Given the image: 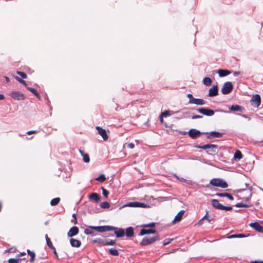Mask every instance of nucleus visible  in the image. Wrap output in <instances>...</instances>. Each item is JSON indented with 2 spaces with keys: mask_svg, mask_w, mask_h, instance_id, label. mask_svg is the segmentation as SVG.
Returning <instances> with one entry per match:
<instances>
[{
  "mask_svg": "<svg viewBox=\"0 0 263 263\" xmlns=\"http://www.w3.org/2000/svg\"><path fill=\"white\" fill-rule=\"evenodd\" d=\"M251 105L257 107H258L260 104L261 102V99L259 95L256 94L254 95L251 100Z\"/></svg>",
  "mask_w": 263,
  "mask_h": 263,
  "instance_id": "423d86ee",
  "label": "nucleus"
},
{
  "mask_svg": "<svg viewBox=\"0 0 263 263\" xmlns=\"http://www.w3.org/2000/svg\"><path fill=\"white\" fill-rule=\"evenodd\" d=\"M155 222H151L147 224H144L142 226V227L144 228H154L155 226Z\"/></svg>",
  "mask_w": 263,
  "mask_h": 263,
  "instance_id": "ea45409f",
  "label": "nucleus"
},
{
  "mask_svg": "<svg viewBox=\"0 0 263 263\" xmlns=\"http://www.w3.org/2000/svg\"><path fill=\"white\" fill-rule=\"evenodd\" d=\"M229 109L232 111H236L242 112L245 110L243 107L238 105H232L230 107H229Z\"/></svg>",
  "mask_w": 263,
  "mask_h": 263,
  "instance_id": "a211bd4d",
  "label": "nucleus"
},
{
  "mask_svg": "<svg viewBox=\"0 0 263 263\" xmlns=\"http://www.w3.org/2000/svg\"><path fill=\"white\" fill-rule=\"evenodd\" d=\"M215 196L220 197H227L231 200H234V197H233V196L231 194L227 193H217L215 194Z\"/></svg>",
  "mask_w": 263,
  "mask_h": 263,
  "instance_id": "412c9836",
  "label": "nucleus"
},
{
  "mask_svg": "<svg viewBox=\"0 0 263 263\" xmlns=\"http://www.w3.org/2000/svg\"><path fill=\"white\" fill-rule=\"evenodd\" d=\"M16 251V248L15 247H11L9 249H7L5 251V253H13L15 252Z\"/></svg>",
  "mask_w": 263,
  "mask_h": 263,
  "instance_id": "c03bdc74",
  "label": "nucleus"
},
{
  "mask_svg": "<svg viewBox=\"0 0 263 263\" xmlns=\"http://www.w3.org/2000/svg\"><path fill=\"white\" fill-rule=\"evenodd\" d=\"M72 217H73L74 218V223L76 224L77 223L76 214L75 213H74L72 214Z\"/></svg>",
  "mask_w": 263,
  "mask_h": 263,
  "instance_id": "680f3d73",
  "label": "nucleus"
},
{
  "mask_svg": "<svg viewBox=\"0 0 263 263\" xmlns=\"http://www.w3.org/2000/svg\"><path fill=\"white\" fill-rule=\"evenodd\" d=\"M203 83L206 86H210L212 83V80L209 77H205L203 80Z\"/></svg>",
  "mask_w": 263,
  "mask_h": 263,
  "instance_id": "bb28decb",
  "label": "nucleus"
},
{
  "mask_svg": "<svg viewBox=\"0 0 263 263\" xmlns=\"http://www.w3.org/2000/svg\"><path fill=\"white\" fill-rule=\"evenodd\" d=\"M26 255V253H25V252H22V253H21L20 254H18V255H17V256L19 257H20V256H24V255Z\"/></svg>",
  "mask_w": 263,
  "mask_h": 263,
  "instance_id": "774afa93",
  "label": "nucleus"
},
{
  "mask_svg": "<svg viewBox=\"0 0 263 263\" xmlns=\"http://www.w3.org/2000/svg\"><path fill=\"white\" fill-rule=\"evenodd\" d=\"M205 134H208L207 136L208 139H211L213 137L214 138H220L222 136L223 134L218 132H211L210 133H205Z\"/></svg>",
  "mask_w": 263,
  "mask_h": 263,
  "instance_id": "ddd939ff",
  "label": "nucleus"
},
{
  "mask_svg": "<svg viewBox=\"0 0 263 263\" xmlns=\"http://www.w3.org/2000/svg\"><path fill=\"white\" fill-rule=\"evenodd\" d=\"M210 183L214 186L223 189L228 186V183L224 180L220 178H213L210 180Z\"/></svg>",
  "mask_w": 263,
  "mask_h": 263,
  "instance_id": "f257e3e1",
  "label": "nucleus"
},
{
  "mask_svg": "<svg viewBox=\"0 0 263 263\" xmlns=\"http://www.w3.org/2000/svg\"><path fill=\"white\" fill-rule=\"evenodd\" d=\"M84 233L86 235H90L92 236L96 235V234L94 233V231L90 229L89 228L85 229L84 230Z\"/></svg>",
  "mask_w": 263,
  "mask_h": 263,
  "instance_id": "c756f323",
  "label": "nucleus"
},
{
  "mask_svg": "<svg viewBox=\"0 0 263 263\" xmlns=\"http://www.w3.org/2000/svg\"><path fill=\"white\" fill-rule=\"evenodd\" d=\"M233 88L232 83L230 82H226L221 89V92L223 95L230 93Z\"/></svg>",
  "mask_w": 263,
  "mask_h": 263,
  "instance_id": "7ed1b4c3",
  "label": "nucleus"
},
{
  "mask_svg": "<svg viewBox=\"0 0 263 263\" xmlns=\"http://www.w3.org/2000/svg\"><path fill=\"white\" fill-rule=\"evenodd\" d=\"M21 260L20 258H11L8 259L9 263H19V261Z\"/></svg>",
  "mask_w": 263,
  "mask_h": 263,
  "instance_id": "58836bf2",
  "label": "nucleus"
},
{
  "mask_svg": "<svg viewBox=\"0 0 263 263\" xmlns=\"http://www.w3.org/2000/svg\"><path fill=\"white\" fill-rule=\"evenodd\" d=\"M82 156L83 157V161L85 163H88L89 162V161H90L89 156L87 154H85Z\"/></svg>",
  "mask_w": 263,
  "mask_h": 263,
  "instance_id": "79ce46f5",
  "label": "nucleus"
},
{
  "mask_svg": "<svg viewBox=\"0 0 263 263\" xmlns=\"http://www.w3.org/2000/svg\"><path fill=\"white\" fill-rule=\"evenodd\" d=\"M161 116L163 117H166L170 116V111L169 110H165L164 112L161 114Z\"/></svg>",
  "mask_w": 263,
  "mask_h": 263,
  "instance_id": "de8ad7c7",
  "label": "nucleus"
},
{
  "mask_svg": "<svg viewBox=\"0 0 263 263\" xmlns=\"http://www.w3.org/2000/svg\"><path fill=\"white\" fill-rule=\"evenodd\" d=\"M249 226L251 228H253L254 229H255L256 231H257L258 229V228H259V226L260 225L259 224V223L258 222H253V223H250L249 224Z\"/></svg>",
  "mask_w": 263,
  "mask_h": 263,
  "instance_id": "2f4dec72",
  "label": "nucleus"
},
{
  "mask_svg": "<svg viewBox=\"0 0 263 263\" xmlns=\"http://www.w3.org/2000/svg\"><path fill=\"white\" fill-rule=\"evenodd\" d=\"M238 115L242 117L243 118H246V119H248V120H251V118L247 115H241V114H238Z\"/></svg>",
  "mask_w": 263,
  "mask_h": 263,
  "instance_id": "6e6d98bb",
  "label": "nucleus"
},
{
  "mask_svg": "<svg viewBox=\"0 0 263 263\" xmlns=\"http://www.w3.org/2000/svg\"><path fill=\"white\" fill-rule=\"evenodd\" d=\"M70 243L72 247L77 248L80 247L81 245V241L73 238H71L70 239Z\"/></svg>",
  "mask_w": 263,
  "mask_h": 263,
  "instance_id": "5701e85b",
  "label": "nucleus"
},
{
  "mask_svg": "<svg viewBox=\"0 0 263 263\" xmlns=\"http://www.w3.org/2000/svg\"><path fill=\"white\" fill-rule=\"evenodd\" d=\"M96 180L99 182H102L106 180V177L104 174H101L99 177H98Z\"/></svg>",
  "mask_w": 263,
  "mask_h": 263,
  "instance_id": "e433bc0d",
  "label": "nucleus"
},
{
  "mask_svg": "<svg viewBox=\"0 0 263 263\" xmlns=\"http://www.w3.org/2000/svg\"><path fill=\"white\" fill-rule=\"evenodd\" d=\"M101 243L103 246H114L116 244V240L103 241Z\"/></svg>",
  "mask_w": 263,
  "mask_h": 263,
  "instance_id": "a878e982",
  "label": "nucleus"
},
{
  "mask_svg": "<svg viewBox=\"0 0 263 263\" xmlns=\"http://www.w3.org/2000/svg\"><path fill=\"white\" fill-rule=\"evenodd\" d=\"M188 134L192 139H195L199 137L202 134V133L196 129L192 128L189 131Z\"/></svg>",
  "mask_w": 263,
  "mask_h": 263,
  "instance_id": "6e6552de",
  "label": "nucleus"
},
{
  "mask_svg": "<svg viewBox=\"0 0 263 263\" xmlns=\"http://www.w3.org/2000/svg\"><path fill=\"white\" fill-rule=\"evenodd\" d=\"M215 73H218L220 77H223L230 74V71L227 69H219L217 71H214Z\"/></svg>",
  "mask_w": 263,
  "mask_h": 263,
  "instance_id": "f3484780",
  "label": "nucleus"
},
{
  "mask_svg": "<svg viewBox=\"0 0 263 263\" xmlns=\"http://www.w3.org/2000/svg\"><path fill=\"white\" fill-rule=\"evenodd\" d=\"M202 118V116H200V115H194V116H192V119H200V118Z\"/></svg>",
  "mask_w": 263,
  "mask_h": 263,
  "instance_id": "864d4df0",
  "label": "nucleus"
},
{
  "mask_svg": "<svg viewBox=\"0 0 263 263\" xmlns=\"http://www.w3.org/2000/svg\"><path fill=\"white\" fill-rule=\"evenodd\" d=\"M10 95L15 100H23L25 99V95L20 91H12Z\"/></svg>",
  "mask_w": 263,
  "mask_h": 263,
  "instance_id": "0eeeda50",
  "label": "nucleus"
},
{
  "mask_svg": "<svg viewBox=\"0 0 263 263\" xmlns=\"http://www.w3.org/2000/svg\"><path fill=\"white\" fill-rule=\"evenodd\" d=\"M257 232H260V233H262L263 232V227L262 226H260L258 229Z\"/></svg>",
  "mask_w": 263,
  "mask_h": 263,
  "instance_id": "e2e57ef3",
  "label": "nucleus"
},
{
  "mask_svg": "<svg viewBox=\"0 0 263 263\" xmlns=\"http://www.w3.org/2000/svg\"><path fill=\"white\" fill-rule=\"evenodd\" d=\"M15 79L18 81L20 83H22L23 84L24 86H25L26 87H27V83L25 81L22 80V79H21L20 77L16 76L15 77Z\"/></svg>",
  "mask_w": 263,
  "mask_h": 263,
  "instance_id": "a19ab883",
  "label": "nucleus"
},
{
  "mask_svg": "<svg viewBox=\"0 0 263 263\" xmlns=\"http://www.w3.org/2000/svg\"><path fill=\"white\" fill-rule=\"evenodd\" d=\"M114 229H113L112 231H114V233L116 234L117 237H122L125 235V232L123 229L118 228L114 227Z\"/></svg>",
  "mask_w": 263,
  "mask_h": 263,
  "instance_id": "4468645a",
  "label": "nucleus"
},
{
  "mask_svg": "<svg viewBox=\"0 0 263 263\" xmlns=\"http://www.w3.org/2000/svg\"><path fill=\"white\" fill-rule=\"evenodd\" d=\"M17 74H18L19 76H20L22 77V78H23V79H26L27 77V74L25 72H22V71H17Z\"/></svg>",
  "mask_w": 263,
  "mask_h": 263,
  "instance_id": "a18cd8bd",
  "label": "nucleus"
},
{
  "mask_svg": "<svg viewBox=\"0 0 263 263\" xmlns=\"http://www.w3.org/2000/svg\"><path fill=\"white\" fill-rule=\"evenodd\" d=\"M88 228L92 230H95L99 232V226H89Z\"/></svg>",
  "mask_w": 263,
  "mask_h": 263,
  "instance_id": "8fccbe9b",
  "label": "nucleus"
},
{
  "mask_svg": "<svg viewBox=\"0 0 263 263\" xmlns=\"http://www.w3.org/2000/svg\"><path fill=\"white\" fill-rule=\"evenodd\" d=\"M195 147L197 148H200V149H211V152L215 153V149L218 148V145L216 144H205L202 146L200 145H195Z\"/></svg>",
  "mask_w": 263,
  "mask_h": 263,
  "instance_id": "39448f33",
  "label": "nucleus"
},
{
  "mask_svg": "<svg viewBox=\"0 0 263 263\" xmlns=\"http://www.w3.org/2000/svg\"><path fill=\"white\" fill-rule=\"evenodd\" d=\"M232 210V206H226L222 205V208L221 210H225V211H231Z\"/></svg>",
  "mask_w": 263,
  "mask_h": 263,
  "instance_id": "09e8293b",
  "label": "nucleus"
},
{
  "mask_svg": "<svg viewBox=\"0 0 263 263\" xmlns=\"http://www.w3.org/2000/svg\"><path fill=\"white\" fill-rule=\"evenodd\" d=\"M184 213V210L180 211L177 215L175 216L174 220L173 221V223H175V222L179 221L181 220L182 216Z\"/></svg>",
  "mask_w": 263,
  "mask_h": 263,
  "instance_id": "b1692460",
  "label": "nucleus"
},
{
  "mask_svg": "<svg viewBox=\"0 0 263 263\" xmlns=\"http://www.w3.org/2000/svg\"><path fill=\"white\" fill-rule=\"evenodd\" d=\"M50 249L53 250V252L54 254L56 256V257L57 258H58V253H57V252L56 251L55 247L54 246H53V247H51Z\"/></svg>",
  "mask_w": 263,
  "mask_h": 263,
  "instance_id": "603ef678",
  "label": "nucleus"
},
{
  "mask_svg": "<svg viewBox=\"0 0 263 263\" xmlns=\"http://www.w3.org/2000/svg\"><path fill=\"white\" fill-rule=\"evenodd\" d=\"M114 227L111 226H99V232H104L107 231H112Z\"/></svg>",
  "mask_w": 263,
  "mask_h": 263,
  "instance_id": "dca6fc26",
  "label": "nucleus"
},
{
  "mask_svg": "<svg viewBox=\"0 0 263 263\" xmlns=\"http://www.w3.org/2000/svg\"><path fill=\"white\" fill-rule=\"evenodd\" d=\"M177 179L180 180V181L181 182H185L186 181V180L183 178H179L178 177H177Z\"/></svg>",
  "mask_w": 263,
  "mask_h": 263,
  "instance_id": "0e129e2a",
  "label": "nucleus"
},
{
  "mask_svg": "<svg viewBox=\"0 0 263 263\" xmlns=\"http://www.w3.org/2000/svg\"><path fill=\"white\" fill-rule=\"evenodd\" d=\"M240 73V71H235V72L233 73V76H234V77H236V76H237L238 75H239Z\"/></svg>",
  "mask_w": 263,
  "mask_h": 263,
  "instance_id": "338daca9",
  "label": "nucleus"
},
{
  "mask_svg": "<svg viewBox=\"0 0 263 263\" xmlns=\"http://www.w3.org/2000/svg\"><path fill=\"white\" fill-rule=\"evenodd\" d=\"M208 214V211H206V215H204L202 218L203 220L207 219L209 222H210L212 220V219H211L209 216H207Z\"/></svg>",
  "mask_w": 263,
  "mask_h": 263,
  "instance_id": "3c124183",
  "label": "nucleus"
},
{
  "mask_svg": "<svg viewBox=\"0 0 263 263\" xmlns=\"http://www.w3.org/2000/svg\"><path fill=\"white\" fill-rule=\"evenodd\" d=\"M187 97L190 99L189 101H191L192 99H194L195 98L193 97V95L191 93H189Z\"/></svg>",
  "mask_w": 263,
  "mask_h": 263,
  "instance_id": "052dcab7",
  "label": "nucleus"
},
{
  "mask_svg": "<svg viewBox=\"0 0 263 263\" xmlns=\"http://www.w3.org/2000/svg\"><path fill=\"white\" fill-rule=\"evenodd\" d=\"M37 133V131L36 130H30V131H28L26 134L27 135H31V134H36Z\"/></svg>",
  "mask_w": 263,
  "mask_h": 263,
  "instance_id": "4d7b16f0",
  "label": "nucleus"
},
{
  "mask_svg": "<svg viewBox=\"0 0 263 263\" xmlns=\"http://www.w3.org/2000/svg\"><path fill=\"white\" fill-rule=\"evenodd\" d=\"M101 189L102 191V194H103V196L107 198L108 196L109 192L107 190H106L105 188H104L103 187H102Z\"/></svg>",
  "mask_w": 263,
  "mask_h": 263,
  "instance_id": "37998d69",
  "label": "nucleus"
},
{
  "mask_svg": "<svg viewBox=\"0 0 263 263\" xmlns=\"http://www.w3.org/2000/svg\"><path fill=\"white\" fill-rule=\"evenodd\" d=\"M251 263H263V261H259V260H253L251 261Z\"/></svg>",
  "mask_w": 263,
  "mask_h": 263,
  "instance_id": "69168bd1",
  "label": "nucleus"
},
{
  "mask_svg": "<svg viewBox=\"0 0 263 263\" xmlns=\"http://www.w3.org/2000/svg\"><path fill=\"white\" fill-rule=\"evenodd\" d=\"M100 206L102 209H108L110 207V204L107 201H104L101 203Z\"/></svg>",
  "mask_w": 263,
  "mask_h": 263,
  "instance_id": "473e14b6",
  "label": "nucleus"
},
{
  "mask_svg": "<svg viewBox=\"0 0 263 263\" xmlns=\"http://www.w3.org/2000/svg\"><path fill=\"white\" fill-rule=\"evenodd\" d=\"M45 238L47 242V246L50 248L51 247H53V245L50 240V239L48 237V235L46 234L45 235Z\"/></svg>",
  "mask_w": 263,
  "mask_h": 263,
  "instance_id": "4c0bfd02",
  "label": "nucleus"
},
{
  "mask_svg": "<svg viewBox=\"0 0 263 263\" xmlns=\"http://www.w3.org/2000/svg\"><path fill=\"white\" fill-rule=\"evenodd\" d=\"M126 235L128 237H133L134 235L133 228L131 227L127 228L126 229Z\"/></svg>",
  "mask_w": 263,
  "mask_h": 263,
  "instance_id": "393cba45",
  "label": "nucleus"
},
{
  "mask_svg": "<svg viewBox=\"0 0 263 263\" xmlns=\"http://www.w3.org/2000/svg\"><path fill=\"white\" fill-rule=\"evenodd\" d=\"M27 252L28 254L30 256V261L31 262H32L33 261H34V260L35 259V253L31 251L29 249H28L27 250Z\"/></svg>",
  "mask_w": 263,
  "mask_h": 263,
  "instance_id": "7c9ffc66",
  "label": "nucleus"
},
{
  "mask_svg": "<svg viewBox=\"0 0 263 263\" xmlns=\"http://www.w3.org/2000/svg\"><path fill=\"white\" fill-rule=\"evenodd\" d=\"M89 199L90 200H93L95 202H98L100 200V196L96 193H92L89 195Z\"/></svg>",
  "mask_w": 263,
  "mask_h": 263,
  "instance_id": "4be33fe9",
  "label": "nucleus"
},
{
  "mask_svg": "<svg viewBox=\"0 0 263 263\" xmlns=\"http://www.w3.org/2000/svg\"><path fill=\"white\" fill-rule=\"evenodd\" d=\"M218 87L217 85H213L209 91L208 96L212 97L218 95Z\"/></svg>",
  "mask_w": 263,
  "mask_h": 263,
  "instance_id": "9d476101",
  "label": "nucleus"
},
{
  "mask_svg": "<svg viewBox=\"0 0 263 263\" xmlns=\"http://www.w3.org/2000/svg\"><path fill=\"white\" fill-rule=\"evenodd\" d=\"M127 147L129 148H130V149H133L135 147V145L134 143H128L127 144Z\"/></svg>",
  "mask_w": 263,
  "mask_h": 263,
  "instance_id": "5fc2aeb1",
  "label": "nucleus"
},
{
  "mask_svg": "<svg viewBox=\"0 0 263 263\" xmlns=\"http://www.w3.org/2000/svg\"><path fill=\"white\" fill-rule=\"evenodd\" d=\"M96 129L98 132L99 134L102 137L104 140H106L108 139V135L104 129H103L100 126H97Z\"/></svg>",
  "mask_w": 263,
  "mask_h": 263,
  "instance_id": "9b49d317",
  "label": "nucleus"
},
{
  "mask_svg": "<svg viewBox=\"0 0 263 263\" xmlns=\"http://www.w3.org/2000/svg\"><path fill=\"white\" fill-rule=\"evenodd\" d=\"M189 103L195 104L198 105H202L205 104V102L204 100L201 99L194 98V99H192L191 101H189Z\"/></svg>",
  "mask_w": 263,
  "mask_h": 263,
  "instance_id": "2eb2a0df",
  "label": "nucleus"
},
{
  "mask_svg": "<svg viewBox=\"0 0 263 263\" xmlns=\"http://www.w3.org/2000/svg\"><path fill=\"white\" fill-rule=\"evenodd\" d=\"M156 231L154 229L146 230L145 229H142L141 230L139 235L141 236H143L144 235L150 234H156Z\"/></svg>",
  "mask_w": 263,
  "mask_h": 263,
  "instance_id": "6ab92c4d",
  "label": "nucleus"
},
{
  "mask_svg": "<svg viewBox=\"0 0 263 263\" xmlns=\"http://www.w3.org/2000/svg\"><path fill=\"white\" fill-rule=\"evenodd\" d=\"M242 157L241 153L239 151H237L234 156V159H240Z\"/></svg>",
  "mask_w": 263,
  "mask_h": 263,
  "instance_id": "72a5a7b5",
  "label": "nucleus"
},
{
  "mask_svg": "<svg viewBox=\"0 0 263 263\" xmlns=\"http://www.w3.org/2000/svg\"><path fill=\"white\" fill-rule=\"evenodd\" d=\"M211 202L212 206L214 208L221 210L223 205L220 203L217 199H212Z\"/></svg>",
  "mask_w": 263,
  "mask_h": 263,
  "instance_id": "aec40b11",
  "label": "nucleus"
},
{
  "mask_svg": "<svg viewBox=\"0 0 263 263\" xmlns=\"http://www.w3.org/2000/svg\"><path fill=\"white\" fill-rule=\"evenodd\" d=\"M159 239V237L158 234L149 238L145 237L143 238L142 240L140 242V245L147 246L148 245H151Z\"/></svg>",
  "mask_w": 263,
  "mask_h": 263,
  "instance_id": "f03ea898",
  "label": "nucleus"
},
{
  "mask_svg": "<svg viewBox=\"0 0 263 263\" xmlns=\"http://www.w3.org/2000/svg\"><path fill=\"white\" fill-rule=\"evenodd\" d=\"M109 252L110 254L114 255V256H117V255H118V254H119V252H118V250L115 248L109 249Z\"/></svg>",
  "mask_w": 263,
  "mask_h": 263,
  "instance_id": "f704fd0d",
  "label": "nucleus"
},
{
  "mask_svg": "<svg viewBox=\"0 0 263 263\" xmlns=\"http://www.w3.org/2000/svg\"><path fill=\"white\" fill-rule=\"evenodd\" d=\"M196 110L199 113L206 116H212L214 115V111L208 108H199Z\"/></svg>",
  "mask_w": 263,
  "mask_h": 263,
  "instance_id": "20e7f679",
  "label": "nucleus"
},
{
  "mask_svg": "<svg viewBox=\"0 0 263 263\" xmlns=\"http://www.w3.org/2000/svg\"><path fill=\"white\" fill-rule=\"evenodd\" d=\"M246 237H247V236L244 234H237V238H245Z\"/></svg>",
  "mask_w": 263,
  "mask_h": 263,
  "instance_id": "13d9d810",
  "label": "nucleus"
},
{
  "mask_svg": "<svg viewBox=\"0 0 263 263\" xmlns=\"http://www.w3.org/2000/svg\"><path fill=\"white\" fill-rule=\"evenodd\" d=\"M236 238H237V234L231 235L228 236L227 237V238H228V239Z\"/></svg>",
  "mask_w": 263,
  "mask_h": 263,
  "instance_id": "bf43d9fd",
  "label": "nucleus"
},
{
  "mask_svg": "<svg viewBox=\"0 0 263 263\" xmlns=\"http://www.w3.org/2000/svg\"><path fill=\"white\" fill-rule=\"evenodd\" d=\"M172 240H173V239H170V238L165 239L163 241V246H166V245H168L169 243H171V242L172 241Z\"/></svg>",
  "mask_w": 263,
  "mask_h": 263,
  "instance_id": "49530a36",
  "label": "nucleus"
},
{
  "mask_svg": "<svg viewBox=\"0 0 263 263\" xmlns=\"http://www.w3.org/2000/svg\"><path fill=\"white\" fill-rule=\"evenodd\" d=\"M126 206H130V207H140V208H147L148 206L142 202H131L128 203Z\"/></svg>",
  "mask_w": 263,
  "mask_h": 263,
  "instance_id": "1a4fd4ad",
  "label": "nucleus"
},
{
  "mask_svg": "<svg viewBox=\"0 0 263 263\" xmlns=\"http://www.w3.org/2000/svg\"><path fill=\"white\" fill-rule=\"evenodd\" d=\"M236 207L240 208V207H245V208H249L251 206L250 204H247L242 202L238 203L235 205Z\"/></svg>",
  "mask_w": 263,
  "mask_h": 263,
  "instance_id": "c9c22d12",
  "label": "nucleus"
},
{
  "mask_svg": "<svg viewBox=\"0 0 263 263\" xmlns=\"http://www.w3.org/2000/svg\"><path fill=\"white\" fill-rule=\"evenodd\" d=\"M60 201V198L59 197L53 198L50 201V205L51 206H55L59 203Z\"/></svg>",
  "mask_w": 263,
  "mask_h": 263,
  "instance_id": "cd10ccee",
  "label": "nucleus"
},
{
  "mask_svg": "<svg viewBox=\"0 0 263 263\" xmlns=\"http://www.w3.org/2000/svg\"><path fill=\"white\" fill-rule=\"evenodd\" d=\"M27 89L30 91L33 95H34L37 98L40 99V96L37 91L33 88L27 87Z\"/></svg>",
  "mask_w": 263,
  "mask_h": 263,
  "instance_id": "c85d7f7f",
  "label": "nucleus"
},
{
  "mask_svg": "<svg viewBox=\"0 0 263 263\" xmlns=\"http://www.w3.org/2000/svg\"><path fill=\"white\" fill-rule=\"evenodd\" d=\"M79 233V229L76 226L72 227L67 233V236L71 237L77 235Z\"/></svg>",
  "mask_w": 263,
  "mask_h": 263,
  "instance_id": "f8f14e48",
  "label": "nucleus"
}]
</instances>
